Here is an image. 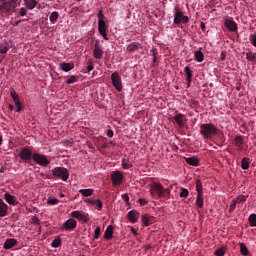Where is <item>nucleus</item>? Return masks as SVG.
Returning <instances> with one entry per match:
<instances>
[{"mask_svg": "<svg viewBox=\"0 0 256 256\" xmlns=\"http://www.w3.org/2000/svg\"><path fill=\"white\" fill-rule=\"evenodd\" d=\"M174 122L178 125V127H185L187 123V116L185 114H176L174 117Z\"/></svg>", "mask_w": 256, "mask_h": 256, "instance_id": "obj_15", "label": "nucleus"}, {"mask_svg": "<svg viewBox=\"0 0 256 256\" xmlns=\"http://www.w3.org/2000/svg\"><path fill=\"white\" fill-rule=\"evenodd\" d=\"M141 219L145 227H149V225H151V218H149L147 215H142Z\"/></svg>", "mask_w": 256, "mask_h": 256, "instance_id": "obj_37", "label": "nucleus"}, {"mask_svg": "<svg viewBox=\"0 0 256 256\" xmlns=\"http://www.w3.org/2000/svg\"><path fill=\"white\" fill-rule=\"evenodd\" d=\"M150 195L151 197H157V199H161V197L169 195V189L164 188L162 183L153 182L150 185Z\"/></svg>", "mask_w": 256, "mask_h": 256, "instance_id": "obj_2", "label": "nucleus"}, {"mask_svg": "<svg viewBox=\"0 0 256 256\" xmlns=\"http://www.w3.org/2000/svg\"><path fill=\"white\" fill-rule=\"evenodd\" d=\"M98 17V32L105 39V41H109V37H107V24L105 23V14H103V9H100L97 14Z\"/></svg>", "mask_w": 256, "mask_h": 256, "instance_id": "obj_4", "label": "nucleus"}, {"mask_svg": "<svg viewBox=\"0 0 256 256\" xmlns=\"http://www.w3.org/2000/svg\"><path fill=\"white\" fill-rule=\"evenodd\" d=\"M185 161L188 165H191L192 167H199V158L192 156L189 158H185Z\"/></svg>", "mask_w": 256, "mask_h": 256, "instance_id": "obj_26", "label": "nucleus"}, {"mask_svg": "<svg viewBox=\"0 0 256 256\" xmlns=\"http://www.w3.org/2000/svg\"><path fill=\"white\" fill-rule=\"evenodd\" d=\"M51 247H54V248L61 247V238L60 237L55 238L51 243Z\"/></svg>", "mask_w": 256, "mask_h": 256, "instance_id": "obj_41", "label": "nucleus"}, {"mask_svg": "<svg viewBox=\"0 0 256 256\" xmlns=\"http://www.w3.org/2000/svg\"><path fill=\"white\" fill-rule=\"evenodd\" d=\"M122 167L124 169H131V167H133V163H131V161H129V159H123L122 160Z\"/></svg>", "mask_w": 256, "mask_h": 256, "instance_id": "obj_35", "label": "nucleus"}, {"mask_svg": "<svg viewBox=\"0 0 256 256\" xmlns=\"http://www.w3.org/2000/svg\"><path fill=\"white\" fill-rule=\"evenodd\" d=\"M194 59H195V61H197V63H203V61L205 59V55L200 50L195 51L194 52Z\"/></svg>", "mask_w": 256, "mask_h": 256, "instance_id": "obj_28", "label": "nucleus"}, {"mask_svg": "<svg viewBox=\"0 0 256 256\" xmlns=\"http://www.w3.org/2000/svg\"><path fill=\"white\" fill-rule=\"evenodd\" d=\"M246 59L247 61H250L251 63H255L256 61V53H253L251 51L246 53Z\"/></svg>", "mask_w": 256, "mask_h": 256, "instance_id": "obj_34", "label": "nucleus"}, {"mask_svg": "<svg viewBox=\"0 0 256 256\" xmlns=\"http://www.w3.org/2000/svg\"><path fill=\"white\" fill-rule=\"evenodd\" d=\"M247 197L245 195H239L236 199H234L236 201V203H245V201H247Z\"/></svg>", "mask_w": 256, "mask_h": 256, "instance_id": "obj_44", "label": "nucleus"}, {"mask_svg": "<svg viewBox=\"0 0 256 256\" xmlns=\"http://www.w3.org/2000/svg\"><path fill=\"white\" fill-rule=\"evenodd\" d=\"M77 81H79V77L72 75L66 80V83L67 85H71L73 83H77Z\"/></svg>", "mask_w": 256, "mask_h": 256, "instance_id": "obj_40", "label": "nucleus"}, {"mask_svg": "<svg viewBox=\"0 0 256 256\" xmlns=\"http://www.w3.org/2000/svg\"><path fill=\"white\" fill-rule=\"evenodd\" d=\"M17 239L15 238H8L5 240L4 245H3V249H13V247H15V245H17Z\"/></svg>", "mask_w": 256, "mask_h": 256, "instance_id": "obj_21", "label": "nucleus"}, {"mask_svg": "<svg viewBox=\"0 0 256 256\" xmlns=\"http://www.w3.org/2000/svg\"><path fill=\"white\" fill-rule=\"evenodd\" d=\"M9 206L0 198V217H7Z\"/></svg>", "mask_w": 256, "mask_h": 256, "instance_id": "obj_23", "label": "nucleus"}, {"mask_svg": "<svg viewBox=\"0 0 256 256\" xmlns=\"http://www.w3.org/2000/svg\"><path fill=\"white\" fill-rule=\"evenodd\" d=\"M113 225H109L104 232V239L107 241L113 239Z\"/></svg>", "mask_w": 256, "mask_h": 256, "instance_id": "obj_27", "label": "nucleus"}, {"mask_svg": "<svg viewBox=\"0 0 256 256\" xmlns=\"http://www.w3.org/2000/svg\"><path fill=\"white\" fill-rule=\"evenodd\" d=\"M61 71H64L65 73H69V71H73L75 69V63L73 62H62L59 65Z\"/></svg>", "mask_w": 256, "mask_h": 256, "instance_id": "obj_19", "label": "nucleus"}, {"mask_svg": "<svg viewBox=\"0 0 256 256\" xmlns=\"http://www.w3.org/2000/svg\"><path fill=\"white\" fill-rule=\"evenodd\" d=\"M4 199L6 202H8L9 205H17L18 202L15 199V196L11 195L9 192H6L4 194Z\"/></svg>", "mask_w": 256, "mask_h": 256, "instance_id": "obj_25", "label": "nucleus"}, {"mask_svg": "<svg viewBox=\"0 0 256 256\" xmlns=\"http://www.w3.org/2000/svg\"><path fill=\"white\" fill-rule=\"evenodd\" d=\"M79 193L83 195V197H91L95 191L93 189H81Z\"/></svg>", "mask_w": 256, "mask_h": 256, "instance_id": "obj_32", "label": "nucleus"}, {"mask_svg": "<svg viewBox=\"0 0 256 256\" xmlns=\"http://www.w3.org/2000/svg\"><path fill=\"white\" fill-rule=\"evenodd\" d=\"M19 157L22 161H31V159H33V150L28 147H24L21 149Z\"/></svg>", "mask_w": 256, "mask_h": 256, "instance_id": "obj_14", "label": "nucleus"}, {"mask_svg": "<svg viewBox=\"0 0 256 256\" xmlns=\"http://www.w3.org/2000/svg\"><path fill=\"white\" fill-rule=\"evenodd\" d=\"M144 251H149V249H153V246L151 244H146L143 246Z\"/></svg>", "mask_w": 256, "mask_h": 256, "instance_id": "obj_57", "label": "nucleus"}, {"mask_svg": "<svg viewBox=\"0 0 256 256\" xmlns=\"http://www.w3.org/2000/svg\"><path fill=\"white\" fill-rule=\"evenodd\" d=\"M21 21H22V20H18V21H16V22H14L13 27H17V25H19V23H21Z\"/></svg>", "mask_w": 256, "mask_h": 256, "instance_id": "obj_61", "label": "nucleus"}, {"mask_svg": "<svg viewBox=\"0 0 256 256\" xmlns=\"http://www.w3.org/2000/svg\"><path fill=\"white\" fill-rule=\"evenodd\" d=\"M200 29H201L202 31H205V22H201V23H200Z\"/></svg>", "mask_w": 256, "mask_h": 256, "instance_id": "obj_59", "label": "nucleus"}, {"mask_svg": "<svg viewBox=\"0 0 256 256\" xmlns=\"http://www.w3.org/2000/svg\"><path fill=\"white\" fill-rule=\"evenodd\" d=\"M107 137H113L115 135V132H113V130L109 129L106 133Z\"/></svg>", "mask_w": 256, "mask_h": 256, "instance_id": "obj_55", "label": "nucleus"}, {"mask_svg": "<svg viewBox=\"0 0 256 256\" xmlns=\"http://www.w3.org/2000/svg\"><path fill=\"white\" fill-rule=\"evenodd\" d=\"M151 53H152L153 57H157V55H158L157 48H152Z\"/></svg>", "mask_w": 256, "mask_h": 256, "instance_id": "obj_58", "label": "nucleus"}, {"mask_svg": "<svg viewBox=\"0 0 256 256\" xmlns=\"http://www.w3.org/2000/svg\"><path fill=\"white\" fill-rule=\"evenodd\" d=\"M245 143V138L242 135L235 136L233 140L234 147H237L238 151H243V145Z\"/></svg>", "mask_w": 256, "mask_h": 256, "instance_id": "obj_18", "label": "nucleus"}, {"mask_svg": "<svg viewBox=\"0 0 256 256\" xmlns=\"http://www.w3.org/2000/svg\"><path fill=\"white\" fill-rule=\"evenodd\" d=\"M250 227H256V214H251L248 218Z\"/></svg>", "mask_w": 256, "mask_h": 256, "instance_id": "obj_39", "label": "nucleus"}, {"mask_svg": "<svg viewBox=\"0 0 256 256\" xmlns=\"http://www.w3.org/2000/svg\"><path fill=\"white\" fill-rule=\"evenodd\" d=\"M139 49H141V43L132 42L127 46L126 51L128 53H135V51H139Z\"/></svg>", "mask_w": 256, "mask_h": 256, "instance_id": "obj_22", "label": "nucleus"}, {"mask_svg": "<svg viewBox=\"0 0 256 256\" xmlns=\"http://www.w3.org/2000/svg\"><path fill=\"white\" fill-rule=\"evenodd\" d=\"M52 175L57 177V179H61L62 181H67L69 179V170L65 167H55L52 170Z\"/></svg>", "mask_w": 256, "mask_h": 256, "instance_id": "obj_8", "label": "nucleus"}, {"mask_svg": "<svg viewBox=\"0 0 256 256\" xmlns=\"http://www.w3.org/2000/svg\"><path fill=\"white\" fill-rule=\"evenodd\" d=\"M32 159L37 163V165H41L42 167H47V165L51 163L49 159H47V156L39 153H34Z\"/></svg>", "mask_w": 256, "mask_h": 256, "instance_id": "obj_12", "label": "nucleus"}, {"mask_svg": "<svg viewBox=\"0 0 256 256\" xmlns=\"http://www.w3.org/2000/svg\"><path fill=\"white\" fill-rule=\"evenodd\" d=\"M27 15V8H20V17H25Z\"/></svg>", "mask_w": 256, "mask_h": 256, "instance_id": "obj_51", "label": "nucleus"}, {"mask_svg": "<svg viewBox=\"0 0 256 256\" xmlns=\"http://www.w3.org/2000/svg\"><path fill=\"white\" fill-rule=\"evenodd\" d=\"M47 203H48V205H57L59 203V199H57V198H48Z\"/></svg>", "mask_w": 256, "mask_h": 256, "instance_id": "obj_45", "label": "nucleus"}, {"mask_svg": "<svg viewBox=\"0 0 256 256\" xmlns=\"http://www.w3.org/2000/svg\"><path fill=\"white\" fill-rule=\"evenodd\" d=\"M25 6L27 7V9H29L30 11H32V9H35V7H37V0H24Z\"/></svg>", "mask_w": 256, "mask_h": 256, "instance_id": "obj_29", "label": "nucleus"}, {"mask_svg": "<svg viewBox=\"0 0 256 256\" xmlns=\"http://www.w3.org/2000/svg\"><path fill=\"white\" fill-rule=\"evenodd\" d=\"M31 223H32V225H40L39 218L37 216H33Z\"/></svg>", "mask_w": 256, "mask_h": 256, "instance_id": "obj_49", "label": "nucleus"}, {"mask_svg": "<svg viewBox=\"0 0 256 256\" xmlns=\"http://www.w3.org/2000/svg\"><path fill=\"white\" fill-rule=\"evenodd\" d=\"M130 231L131 233H133V235H135V237H137V235H139V233L137 232V229H135L134 227H130Z\"/></svg>", "mask_w": 256, "mask_h": 256, "instance_id": "obj_56", "label": "nucleus"}, {"mask_svg": "<svg viewBox=\"0 0 256 256\" xmlns=\"http://www.w3.org/2000/svg\"><path fill=\"white\" fill-rule=\"evenodd\" d=\"M110 179L112 181L113 187H120V185H123L125 176L121 173V171L116 170L111 172Z\"/></svg>", "mask_w": 256, "mask_h": 256, "instance_id": "obj_7", "label": "nucleus"}, {"mask_svg": "<svg viewBox=\"0 0 256 256\" xmlns=\"http://www.w3.org/2000/svg\"><path fill=\"white\" fill-rule=\"evenodd\" d=\"M71 217L73 219H77L78 221H80V223H89V214L85 213V212H81V211H72L71 212Z\"/></svg>", "mask_w": 256, "mask_h": 256, "instance_id": "obj_11", "label": "nucleus"}, {"mask_svg": "<svg viewBox=\"0 0 256 256\" xmlns=\"http://www.w3.org/2000/svg\"><path fill=\"white\" fill-rule=\"evenodd\" d=\"M94 59H103V48L99 45V40H96L93 50Z\"/></svg>", "mask_w": 256, "mask_h": 256, "instance_id": "obj_16", "label": "nucleus"}, {"mask_svg": "<svg viewBox=\"0 0 256 256\" xmlns=\"http://www.w3.org/2000/svg\"><path fill=\"white\" fill-rule=\"evenodd\" d=\"M77 228V220L73 218H69L66 220L62 227L60 228L62 231H73L74 229Z\"/></svg>", "mask_w": 256, "mask_h": 256, "instance_id": "obj_13", "label": "nucleus"}, {"mask_svg": "<svg viewBox=\"0 0 256 256\" xmlns=\"http://www.w3.org/2000/svg\"><path fill=\"white\" fill-rule=\"evenodd\" d=\"M122 199L123 201H125V203H129V194L127 193L122 194Z\"/></svg>", "mask_w": 256, "mask_h": 256, "instance_id": "obj_52", "label": "nucleus"}, {"mask_svg": "<svg viewBox=\"0 0 256 256\" xmlns=\"http://www.w3.org/2000/svg\"><path fill=\"white\" fill-rule=\"evenodd\" d=\"M216 256H225V249L224 248H219L218 250L215 251Z\"/></svg>", "mask_w": 256, "mask_h": 256, "instance_id": "obj_48", "label": "nucleus"}, {"mask_svg": "<svg viewBox=\"0 0 256 256\" xmlns=\"http://www.w3.org/2000/svg\"><path fill=\"white\" fill-rule=\"evenodd\" d=\"M60 197H65V194H63V193H60Z\"/></svg>", "mask_w": 256, "mask_h": 256, "instance_id": "obj_64", "label": "nucleus"}, {"mask_svg": "<svg viewBox=\"0 0 256 256\" xmlns=\"http://www.w3.org/2000/svg\"><path fill=\"white\" fill-rule=\"evenodd\" d=\"M8 109L9 111H13L15 109V106H13V104H9Z\"/></svg>", "mask_w": 256, "mask_h": 256, "instance_id": "obj_60", "label": "nucleus"}, {"mask_svg": "<svg viewBox=\"0 0 256 256\" xmlns=\"http://www.w3.org/2000/svg\"><path fill=\"white\" fill-rule=\"evenodd\" d=\"M250 165H251V159H249L248 157H244L241 162V167L243 171H247Z\"/></svg>", "mask_w": 256, "mask_h": 256, "instance_id": "obj_30", "label": "nucleus"}, {"mask_svg": "<svg viewBox=\"0 0 256 256\" xmlns=\"http://www.w3.org/2000/svg\"><path fill=\"white\" fill-rule=\"evenodd\" d=\"M17 9V0H0V13L13 15Z\"/></svg>", "mask_w": 256, "mask_h": 256, "instance_id": "obj_3", "label": "nucleus"}, {"mask_svg": "<svg viewBox=\"0 0 256 256\" xmlns=\"http://www.w3.org/2000/svg\"><path fill=\"white\" fill-rule=\"evenodd\" d=\"M224 25L231 32H235L237 30V22H235V20H233V18H225Z\"/></svg>", "mask_w": 256, "mask_h": 256, "instance_id": "obj_17", "label": "nucleus"}, {"mask_svg": "<svg viewBox=\"0 0 256 256\" xmlns=\"http://www.w3.org/2000/svg\"><path fill=\"white\" fill-rule=\"evenodd\" d=\"M9 49H11V47L9 46V44H0V53L2 55H5V53H7V51H9Z\"/></svg>", "mask_w": 256, "mask_h": 256, "instance_id": "obj_36", "label": "nucleus"}, {"mask_svg": "<svg viewBox=\"0 0 256 256\" xmlns=\"http://www.w3.org/2000/svg\"><path fill=\"white\" fill-rule=\"evenodd\" d=\"M236 207H237V201L235 199H233L230 204L229 213H233V211H235Z\"/></svg>", "mask_w": 256, "mask_h": 256, "instance_id": "obj_46", "label": "nucleus"}, {"mask_svg": "<svg viewBox=\"0 0 256 256\" xmlns=\"http://www.w3.org/2000/svg\"><path fill=\"white\" fill-rule=\"evenodd\" d=\"M86 203H89V205H95L98 208V211H101L103 209V202L99 199H87Z\"/></svg>", "mask_w": 256, "mask_h": 256, "instance_id": "obj_24", "label": "nucleus"}, {"mask_svg": "<svg viewBox=\"0 0 256 256\" xmlns=\"http://www.w3.org/2000/svg\"><path fill=\"white\" fill-rule=\"evenodd\" d=\"M10 95L13 100V103L16 106V112L21 113L25 106H23V103H21V100H19V94L12 88L10 89Z\"/></svg>", "mask_w": 256, "mask_h": 256, "instance_id": "obj_10", "label": "nucleus"}, {"mask_svg": "<svg viewBox=\"0 0 256 256\" xmlns=\"http://www.w3.org/2000/svg\"><path fill=\"white\" fill-rule=\"evenodd\" d=\"M174 11V25H181V23L186 25L187 23H189V16H185V13H183L181 9L175 7Z\"/></svg>", "mask_w": 256, "mask_h": 256, "instance_id": "obj_6", "label": "nucleus"}, {"mask_svg": "<svg viewBox=\"0 0 256 256\" xmlns=\"http://www.w3.org/2000/svg\"><path fill=\"white\" fill-rule=\"evenodd\" d=\"M3 145V136L0 135V147Z\"/></svg>", "mask_w": 256, "mask_h": 256, "instance_id": "obj_62", "label": "nucleus"}, {"mask_svg": "<svg viewBox=\"0 0 256 256\" xmlns=\"http://www.w3.org/2000/svg\"><path fill=\"white\" fill-rule=\"evenodd\" d=\"M58 19H59V12H52L50 15V21L52 23H56Z\"/></svg>", "mask_w": 256, "mask_h": 256, "instance_id": "obj_43", "label": "nucleus"}, {"mask_svg": "<svg viewBox=\"0 0 256 256\" xmlns=\"http://www.w3.org/2000/svg\"><path fill=\"white\" fill-rule=\"evenodd\" d=\"M128 220L130 223H137L139 221V211L131 210L128 212Z\"/></svg>", "mask_w": 256, "mask_h": 256, "instance_id": "obj_20", "label": "nucleus"}, {"mask_svg": "<svg viewBox=\"0 0 256 256\" xmlns=\"http://www.w3.org/2000/svg\"><path fill=\"white\" fill-rule=\"evenodd\" d=\"M153 63H157V56L153 57Z\"/></svg>", "mask_w": 256, "mask_h": 256, "instance_id": "obj_63", "label": "nucleus"}, {"mask_svg": "<svg viewBox=\"0 0 256 256\" xmlns=\"http://www.w3.org/2000/svg\"><path fill=\"white\" fill-rule=\"evenodd\" d=\"M196 191H197L196 206L198 207V209H203V205H204L203 182H201L200 179L196 180Z\"/></svg>", "mask_w": 256, "mask_h": 256, "instance_id": "obj_5", "label": "nucleus"}, {"mask_svg": "<svg viewBox=\"0 0 256 256\" xmlns=\"http://www.w3.org/2000/svg\"><path fill=\"white\" fill-rule=\"evenodd\" d=\"M239 245H240L241 255H244V256L249 255V249L247 248V245L243 242H240Z\"/></svg>", "mask_w": 256, "mask_h": 256, "instance_id": "obj_31", "label": "nucleus"}, {"mask_svg": "<svg viewBox=\"0 0 256 256\" xmlns=\"http://www.w3.org/2000/svg\"><path fill=\"white\" fill-rule=\"evenodd\" d=\"M251 43H252V45H253L254 47H256V35H255V34H253V35L251 36Z\"/></svg>", "mask_w": 256, "mask_h": 256, "instance_id": "obj_54", "label": "nucleus"}, {"mask_svg": "<svg viewBox=\"0 0 256 256\" xmlns=\"http://www.w3.org/2000/svg\"><path fill=\"white\" fill-rule=\"evenodd\" d=\"M184 72L186 73V79L188 83H191V78L193 77V71H191V68L189 66H186L184 68Z\"/></svg>", "mask_w": 256, "mask_h": 256, "instance_id": "obj_33", "label": "nucleus"}, {"mask_svg": "<svg viewBox=\"0 0 256 256\" xmlns=\"http://www.w3.org/2000/svg\"><path fill=\"white\" fill-rule=\"evenodd\" d=\"M180 197L187 199L189 197V190H187V188H180Z\"/></svg>", "mask_w": 256, "mask_h": 256, "instance_id": "obj_38", "label": "nucleus"}, {"mask_svg": "<svg viewBox=\"0 0 256 256\" xmlns=\"http://www.w3.org/2000/svg\"><path fill=\"white\" fill-rule=\"evenodd\" d=\"M93 69H95V65L93 64V62H88V66H87L88 73H91Z\"/></svg>", "mask_w": 256, "mask_h": 256, "instance_id": "obj_50", "label": "nucleus"}, {"mask_svg": "<svg viewBox=\"0 0 256 256\" xmlns=\"http://www.w3.org/2000/svg\"><path fill=\"white\" fill-rule=\"evenodd\" d=\"M138 203L141 207H145V205H147L149 203V201H147V199H145V198H139Z\"/></svg>", "mask_w": 256, "mask_h": 256, "instance_id": "obj_47", "label": "nucleus"}, {"mask_svg": "<svg viewBox=\"0 0 256 256\" xmlns=\"http://www.w3.org/2000/svg\"><path fill=\"white\" fill-rule=\"evenodd\" d=\"M101 237V227H96L94 230L93 240L96 241V239H99Z\"/></svg>", "mask_w": 256, "mask_h": 256, "instance_id": "obj_42", "label": "nucleus"}, {"mask_svg": "<svg viewBox=\"0 0 256 256\" xmlns=\"http://www.w3.org/2000/svg\"><path fill=\"white\" fill-rule=\"evenodd\" d=\"M218 133L219 128H217L213 123L201 124L200 126V134L203 139H207L208 141H211Z\"/></svg>", "mask_w": 256, "mask_h": 256, "instance_id": "obj_1", "label": "nucleus"}, {"mask_svg": "<svg viewBox=\"0 0 256 256\" xmlns=\"http://www.w3.org/2000/svg\"><path fill=\"white\" fill-rule=\"evenodd\" d=\"M111 81L116 91H123V81L121 80V75H119L118 72H114L111 74Z\"/></svg>", "mask_w": 256, "mask_h": 256, "instance_id": "obj_9", "label": "nucleus"}, {"mask_svg": "<svg viewBox=\"0 0 256 256\" xmlns=\"http://www.w3.org/2000/svg\"><path fill=\"white\" fill-rule=\"evenodd\" d=\"M220 59L221 61H225V59H227V52H221Z\"/></svg>", "mask_w": 256, "mask_h": 256, "instance_id": "obj_53", "label": "nucleus"}]
</instances>
